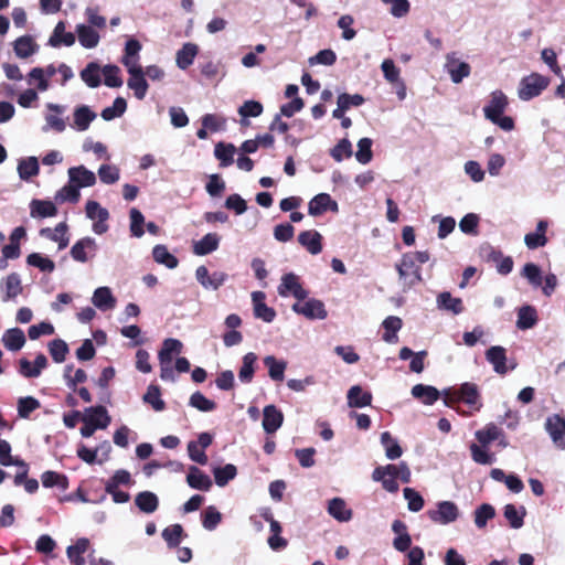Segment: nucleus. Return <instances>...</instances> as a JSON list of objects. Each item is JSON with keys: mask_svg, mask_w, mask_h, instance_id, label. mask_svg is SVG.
Instances as JSON below:
<instances>
[{"mask_svg": "<svg viewBox=\"0 0 565 565\" xmlns=\"http://www.w3.org/2000/svg\"><path fill=\"white\" fill-rule=\"evenodd\" d=\"M86 412L87 414L83 417L84 426L81 428L83 437L88 438L96 429H105L110 424L111 419L105 406H92Z\"/></svg>", "mask_w": 565, "mask_h": 565, "instance_id": "nucleus-1", "label": "nucleus"}, {"mask_svg": "<svg viewBox=\"0 0 565 565\" xmlns=\"http://www.w3.org/2000/svg\"><path fill=\"white\" fill-rule=\"evenodd\" d=\"M406 253L402 255L399 263L395 265L403 289H411L423 281L422 268Z\"/></svg>", "mask_w": 565, "mask_h": 565, "instance_id": "nucleus-2", "label": "nucleus"}, {"mask_svg": "<svg viewBox=\"0 0 565 565\" xmlns=\"http://www.w3.org/2000/svg\"><path fill=\"white\" fill-rule=\"evenodd\" d=\"M462 401L475 411H480L482 404L480 403V393L475 383L466 382L452 394H446V404L449 405L454 402Z\"/></svg>", "mask_w": 565, "mask_h": 565, "instance_id": "nucleus-3", "label": "nucleus"}, {"mask_svg": "<svg viewBox=\"0 0 565 565\" xmlns=\"http://www.w3.org/2000/svg\"><path fill=\"white\" fill-rule=\"evenodd\" d=\"M550 84L547 77L532 73L521 79L519 86V97L522 100H530L539 96Z\"/></svg>", "mask_w": 565, "mask_h": 565, "instance_id": "nucleus-4", "label": "nucleus"}, {"mask_svg": "<svg viewBox=\"0 0 565 565\" xmlns=\"http://www.w3.org/2000/svg\"><path fill=\"white\" fill-rule=\"evenodd\" d=\"M399 463L392 465L388 463L386 466H379L372 472V479L374 481L381 482L382 487L392 493L398 491L399 486L397 483V475L399 472Z\"/></svg>", "mask_w": 565, "mask_h": 565, "instance_id": "nucleus-5", "label": "nucleus"}, {"mask_svg": "<svg viewBox=\"0 0 565 565\" xmlns=\"http://www.w3.org/2000/svg\"><path fill=\"white\" fill-rule=\"evenodd\" d=\"M292 310L296 313L302 315L310 320H323L328 316V311L326 310L324 303L321 300L315 298L309 299L305 302L294 303Z\"/></svg>", "mask_w": 565, "mask_h": 565, "instance_id": "nucleus-6", "label": "nucleus"}, {"mask_svg": "<svg viewBox=\"0 0 565 565\" xmlns=\"http://www.w3.org/2000/svg\"><path fill=\"white\" fill-rule=\"evenodd\" d=\"M428 518L438 524H448L458 519V507L451 501H441L437 504L436 510L427 511Z\"/></svg>", "mask_w": 565, "mask_h": 565, "instance_id": "nucleus-7", "label": "nucleus"}, {"mask_svg": "<svg viewBox=\"0 0 565 565\" xmlns=\"http://www.w3.org/2000/svg\"><path fill=\"white\" fill-rule=\"evenodd\" d=\"M86 215L90 220H97L93 225V231L96 234H103L108 230L106 221L109 218V212L107 209L102 207L96 201H87L85 206Z\"/></svg>", "mask_w": 565, "mask_h": 565, "instance_id": "nucleus-8", "label": "nucleus"}, {"mask_svg": "<svg viewBox=\"0 0 565 565\" xmlns=\"http://www.w3.org/2000/svg\"><path fill=\"white\" fill-rule=\"evenodd\" d=\"M278 294L282 297L291 294L298 300H305L308 296V291L303 289L299 282L298 276H296L294 273L285 274L281 277V282L278 286Z\"/></svg>", "mask_w": 565, "mask_h": 565, "instance_id": "nucleus-9", "label": "nucleus"}, {"mask_svg": "<svg viewBox=\"0 0 565 565\" xmlns=\"http://www.w3.org/2000/svg\"><path fill=\"white\" fill-rule=\"evenodd\" d=\"M445 67L455 84L461 83L465 77L470 75L471 71L470 65L466 62H460L455 53L447 55Z\"/></svg>", "mask_w": 565, "mask_h": 565, "instance_id": "nucleus-10", "label": "nucleus"}, {"mask_svg": "<svg viewBox=\"0 0 565 565\" xmlns=\"http://www.w3.org/2000/svg\"><path fill=\"white\" fill-rule=\"evenodd\" d=\"M127 70L130 75L127 82L128 87L134 90V94L138 99H143L148 90V83L145 78L142 67L138 65L127 67Z\"/></svg>", "mask_w": 565, "mask_h": 565, "instance_id": "nucleus-11", "label": "nucleus"}, {"mask_svg": "<svg viewBox=\"0 0 565 565\" xmlns=\"http://www.w3.org/2000/svg\"><path fill=\"white\" fill-rule=\"evenodd\" d=\"M338 203L328 193L317 194L308 204V213L312 216H319L327 211L338 212Z\"/></svg>", "mask_w": 565, "mask_h": 565, "instance_id": "nucleus-12", "label": "nucleus"}, {"mask_svg": "<svg viewBox=\"0 0 565 565\" xmlns=\"http://www.w3.org/2000/svg\"><path fill=\"white\" fill-rule=\"evenodd\" d=\"M545 427L554 444L565 449V418L559 415L550 416Z\"/></svg>", "mask_w": 565, "mask_h": 565, "instance_id": "nucleus-13", "label": "nucleus"}, {"mask_svg": "<svg viewBox=\"0 0 565 565\" xmlns=\"http://www.w3.org/2000/svg\"><path fill=\"white\" fill-rule=\"evenodd\" d=\"M198 281L206 289H218L227 278V275L222 271H214L210 275L205 266H199L195 270Z\"/></svg>", "mask_w": 565, "mask_h": 565, "instance_id": "nucleus-14", "label": "nucleus"}, {"mask_svg": "<svg viewBox=\"0 0 565 565\" xmlns=\"http://www.w3.org/2000/svg\"><path fill=\"white\" fill-rule=\"evenodd\" d=\"M284 423V414L275 405H267L263 409V428L267 434L276 433Z\"/></svg>", "mask_w": 565, "mask_h": 565, "instance_id": "nucleus-15", "label": "nucleus"}, {"mask_svg": "<svg viewBox=\"0 0 565 565\" xmlns=\"http://www.w3.org/2000/svg\"><path fill=\"white\" fill-rule=\"evenodd\" d=\"M508 104V98L502 90L492 92L489 104L483 108L484 117L488 120H494L497 116L503 115Z\"/></svg>", "mask_w": 565, "mask_h": 565, "instance_id": "nucleus-16", "label": "nucleus"}, {"mask_svg": "<svg viewBox=\"0 0 565 565\" xmlns=\"http://www.w3.org/2000/svg\"><path fill=\"white\" fill-rule=\"evenodd\" d=\"M46 365L47 359L43 353L36 355L33 364L28 359L22 358L19 361V373L28 379L38 377Z\"/></svg>", "mask_w": 565, "mask_h": 565, "instance_id": "nucleus-17", "label": "nucleus"}, {"mask_svg": "<svg viewBox=\"0 0 565 565\" xmlns=\"http://www.w3.org/2000/svg\"><path fill=\"white\" fill-rule=\"evenodd\" d=\"M486 359L493 365L495 373L504 375L508 373L507 350L500 345H493L486 351Z\"/></svg>", "mask_w": 565, "mask_h": 565, "instance_id": "nucleus-18", "label": "nucleus"}, {"mask_svg": "<svg viewBox=\"0 0 565 565\" xmlns=\"http://www.w3.org/2000/svg\"><path fill=\"white\" fill-rule=\"evenodd\" d=\"M70 182L78 189L93 186L96 183V175L84 166L74 167L68 170Z\"/></svg>", "mask_w": 565, "mask_h": 565, "instance_id": "nucleus-19", "label": "nucleus"}, {"mask_svg": "<svg viewBox=\"0 0 565 565\" xmlns=\"http://www.w3.org/2000/svg\"><path fill=\"white\" fill-rule=\"evenodd\" d=\"M186 482L189 487L200 491H209L213 486L211 478L196 466H190Z\"/></svg>", "mask_w": 565, "mask_h": 565, "instance_id": "nucleus-20", "label": "nucleus"}, {"mask_svg": "<svg viewBox=\"0 0 565 565\" xmlns=\"http://www.w3.org/2000/svg\"><path fill=\"white\" fill-rule=\"evenodd\" d=\"M298 242L312 255H317L322 250V236L316 230L301 232L298 235Z\"/></svg>", "mask_w": 565, "mask_h": 565, "instance_id": "nucleus-21", "label": "nucleus"}, {"mask_svg": "<svg viewBox=\"0 0 565 565\" xmlns=\"http://www.w3.org/2000/svg\"><path fill=\"white\" fill-rule=\"evenodd\" d=\"M548 223L545 220H540L536 224V231L534 233H527L524 236V243L529 249H536L547 244L546 230Z\"/></svg>", "mask_w": 565, "mask_h": 565, "instance_id": "nucleus-22", "label": "nucleus"}, {"mask_svg": "<svg viewBox=\"0 0 565 565\" xmlns=\"http://www.w3.org/2000/svg\"><path fill=\"white\" fill-rule=\"evenodd\" d=\"M97 245L94 238L84 237L77 241L71 248V256L74 260L79 263H86L88 260L87 252L95 253Z\"/></svg>", "mask_w": 565, "mask_h": 565, "instance_id": "nucleus-23", "label": "nucleus"}, {"mask_svg": "<svg viewBox=\"0 0 565 565\" xmlns=\"http://www.w3.org/2000/svg\"><path fill=\"white\" fill-rule=\"evenodd\" d=\"M90 542L86 537L78 539L75 544L66 548V555L72 565H85L84 554L88 551Z\"/></svg>", "mask_w": 565, "mask_h": 565, "instance_id": "nucleus-24", "label": "nucleus"}, {"mask_svg": "<svg viewBox=\"0 0 565 565\" xmlns=\"http://www.w3.org/2000/svg\"><path fill=\"white\" fill-rule=\"evenodd\" d=\"M56 214L57 207L52 201L33 199L30 203V215L33 218L53 217Z\"/></svg>", "mask_w": 565, "mask_h": 565, "instance_id": "nucleus-25", "label": "nucleus"}, {"mask_svg": "<svg viewBox=\"0 0 565 565\" xmlns=\"http://www.w3.org/2000/svg\"><path fill=\"white\" fill-rule=\"evenodd\" d=\"M76 41L75 35L72 32L65 31V23L63 21L57 22L52 35L49 39V45L58 47L61 45L72 46Z\"/></svg>", "mask_w": 565, "mask_h": 565, "instance_id": "nucleus-26", "label": "nucleus"}, {"mask_svg": "<svg viewBox=\"0 0 565 565\" xmlns=\"http://www.w3.org/2000/svg\"><path fill=\"white\" fill-rule=\"evenodd\" d=\"M328 513L339 522H348L353 515L352 510L347 507L342 498H333L329 501Z\"/></svg>", "mask_w": 565, "mask_h": 565, "instance_id": "nucleus-27", "label": "nucleus"}, {"mask_svg": "<svg viewBox=\"0 0 565 565\" xmlns=\"http://www.w3.org/2000/svg\"><path fill=\"white\" fill-rule=\"evenodd\" d=\"M136 507L143 513L151 514L159 508V499L151 491H141L135 497Z\"/></svg>", "mask_w": 565, "mask_h": 565, "instance_id": "nucleus-28", "label": "nucleus"}, {"mask_svg": "<svg viewBox=\"0 0 565 565\" xmlns=\"http://www.w3.org/2000/svg\"><path fill=\"white\" fill-rule=\"evenodd\" d=\"M220 236L216 233H207L193 245L194 254L204 256L216 250L220 245Z\"/></svg>", "mask_w": 565, "mask_h": 565, "instance_id": "nucleus-29", "label": "nucleus"}, {"mask_svg": "<svg viewBox=\"0 0 565 565\" xmlns=\"http://www.w3.org/2000/svg\"><path fill=\"white\" fill-rule=\"evenodd\" d=\"M2 343L9 351H19L25 344L24 332L20 328L8 329L2 335Z\"/></svg>", "mask_w": 565, "mask_h": 565, "instance_id": "nucleus-30", "label": "nucleus"}, {"mask_svg": "<svg viewBox=\"0 0 565 565\" xmlns=\"http://www.w3.org/2000/svg\"><path fill=\"white\" fill-rule=\"evenodd\" d=\"M76 33L81 45L85 49H94L99 43V34L90 25L77 24Z\"/></svg>", "mask_w": 565, "mask_h": 565, "instance_id": "nucleus-31", "label": "nucleus"}, {"mask_svg": "<svg viewBox=\"0 0 565 565\" xmlns=\"http://www.w3.org/2000/svg\"><path fill=\"white\" fill-rule=\"evenodd\" d=\"M348 405L350 407H365L372 403L371 392H364L360 385H354L348 391Z\"/></svg>", "mask_w": 565, "mask_h": 565, "instance_id": "nucleus-32", "label": "nucleus"}, {"mask_svg": "<svg viewBox=\"0 0 565 565\" xmlns=\"http://www.w3.org/2000/svg\"><path fill=\"white\" fill-rule=\"evenodd\" d=\"M384 333L382 339L387 343H396L398 341L397 332L402 329L403 321L399 317L388 316L382 322Z\"/></svg>", "mask_w": 565, "mask_h": 565, "instance_id": "nucleus-33", "label": "nucleus"}, {"mask_svg": "<svg viewBox=\"0 0 565 565\" xmlns=\"http://www.w3.org/2000/svg\"><path fill=\"white\" fill-rule=\"evenodd\" d=\"M199 53V47L194 43H185L177 52L175 62L179 68L186 70L193 64L195 56Z\"/></svg>", "mask_w": 565, "mask_h": 565, "instance_id": "nucleus-34", "label": "nucleus"}, {"mask_svg": "<svg viewBox=\"0 0 565 565\" xmlns=\"http://www.w3.org/2000/svg\"><path fill=\"white\" fill-rule=\"evenodd\" d=\"M183 349V344L180 340L168 338L163 341L162 348L158 353L160 363H171L173 354H180Z\"/></svg>", "mask_w": 565, "mask_h": 565, "instance_id": "nucleus-35", "label": "nucleus"}, {"mask_svg": "<svg viewBox=\"0 0 565 565\" xmlns=\"http://www.w3.org/2000/svg\"><path fill=\"white\" fill-rule=\"evenodd\" d=\"M537 311L533 306H523L518 310L516 327L520 330H527L537 323Z\"/></svg>", "mask_w": 565, "mask_h": 565, "instance_id": "nucleus-36", "label": "nucleus"}, {"mask_svg": "<svg viewBox=\"0 0 565 565\" xmlns=\"http://www.w3.org/2000/svg\"><path fill=\"white\" fill-rule=\"evenodd\" d=\"M13 49L18 57L26 58L36 52L38 44L30 35H23L14 41Z\"/></svg>", "mask_w": 565, "mask_h": 565, "instance_id": "nucleus-37", "label": "nucleus"}, {"mask_svg": "<svg viewBox=\"0 0 565 565\" xmlns=\"http://www.w3.org/2000/svg\"><path fill=\"white\" fill-rule=\"evenodd\" d=\"M503 435V430L493 423L487 424L482 429L476 431V439L482 447H487L492 441L499 439Z\"/></svg>", "mask_w": 565, "mask_h": 565, "instance_id": "nucleus-38", "label": "nucleus"}, {"mask_svg": "<svg viewBox=\"0 0 565 565\" xmlns=\"http://www.w3.org/2000/svg\"><path fill=\"white\" fill-rule=\"evenodd\" d=\"M437 305L439 308L450 311L454 315H459L465 310L462 300L460 298L452 297L448 291H444L438 295Z\"/></svg>", "mask_w": 565, "mask_h": 565, "instance_id": "nucleus-39", "label": "nucleus"}, {"mask_svg": "<svg viewBox=\"0 0 565 565\" xmlns=\"http://www.w3.org/2000/svg\"><path fill=\"white\" fill-rule=\"evenodd\" d=\"M412 395L415 398L422 399L426 405H431L439 398V392L436 387L424 384L414 385Z\"/></svg>", "mask_w": 565, "mask_h": 565, "instance_id": "nucleus-40", "label": "nucleus"}, {"mask_svg": "<svg viewBox=\"0 0 565 565\" xmlns=\"http://www.w3.org/2000/svg\"><path fill=\"white\" fill-rule=\"evenodd\" d=\"M82 81L90 88L100 85V66L96 62H89L84 70L81 71Z\"/></svg>", "mask_w": 565, "mask_h": 565, "instance_id": "nucleus-41", "label": "nucleus"}, {"mask_svg": "<svg viewBox=\"0 0 565 565\" xmlns=\"http://www.w3.org/2000/svg\"><path fill=\"white\" fill-rule=\"evenodd\" d=\"M95 118L96 114L88 106L82 105L74 110V124L79 131L87 130Z\"/></svg>", "mask_w": 565, "mask_h": 565, "instance_id": "nucleus-42", "label": "nucleus"}, {"mask_svg": "<svg viewBox=\"0 0 565 565\" xmlns=\"http://www.w3.org/2000/svg\"><path fill=\"white\" fill-rule=\"evenodd\" d=\"M140 50H141V44L138 40H136V39L128 40L125 45V55L121 60L122 64L126 67L138 66Z\"/></svg>", "mask_w": 565, "mask_h": 565, "instance_id": "nucleus-43", "label": "nucleus"}, {"mask_svg": "<svg viewBox=\"0 0 565 565\" xmlns=\"http://www.w3.org/2000/svg\"><path fill=\"white\" fill-rule=\"evenodd\" d=\"M525 514L526 511L524 507H520V510H518L512 503L507 504L503 509V515L512 529H520L523 526Z\"/></svg>", "mask_w": 565, "mask_h": 565, "instance_id": "nucleus-44", "label": "nucleus"}, {"mask_svg": "<svg viewBox=\"0 0 565 565\" xmlns=\"http://www.w3.org/2000/svg\"><path fill=\"white\" fill-rule=\"evenodd\" d=\"M381 444L384 447L385 456L388 459L395 460L402 456L403 449L398 441L393 438L390 431H384L381 434Z\"/></svg>", "mask_w": 565, "mask_h": 565, "instance_id": "nucleus-45", "label": "nucleus"}, {"mask_svg": "<svg viewBox=\"0 0 565 565\" xmlns=\"http://www.w3.org/2000/svg\"><path fill=\"white\" fill-rule=\"evenodd\" d=\"M152 256L158 264H162L170 269L175 268L179 264L178 258L168 250L166 245H156L152 249Z\"/></svg>", "mask_w": 565, "mask_h": 565, "instance_id": "nucleus-46", "label": "nucleus"}, {"mask_svg": "<svg viewBox=\"0 0 565 565\" xmlns=\"http://www.w3.org/2000/svg\"><path fill=\"white\" fill-rule=\"evenodd\" d=\"M93 303L99 309H110L115 307L116 299L114 298L108 287H99L94 291Z\"/></svg>", "mask_w": 565, "mask_h": 565, "instance_id": "nucleus-47", "label": "nucleus"}, {"mask_svg": "<svg viewBox=\"0 0 565 565\" xmlns=\"http://www.w3.org/2000/svg\"><path fill=\"white\" fill-rule=\"evenodd\" d=\"M40 172V167L38 159L35 157H28L26 159H22L18 164V173L22 180H30L32 177L38 175Z\"/></svg>", "mask_w": 565, "mask_h": 565, "instance_id": "nucleus-48", "label": "nucleus"}, {"mask_svg": "<svg viewBox=\"0 0 565 565\" xmlns=\"http://www.w3.org/2000/svg\"><path fill=\"white\" fill-rule=\"evenodd\" d=\"M41 481L45 488L58 487L62 490L68 488V478L65 475L52 470L44 471L41 476Z\"/></svg>", "mask_w": 565, "mask_h": 565, "instance_id": "nucleus-49", "label": "nucleus"}, {"mask_svg": "<svg viewBox=\"0 0 565 565\" xmlns=\"http://www.w3.org/2000/svg\"><path fill=\"white\" fill-rule=\"evenodd\" d=\"M184 531L181 524H172L162 531V537L169 548H177L180 545Z\"/></svg>", "mask_w": 565, "mask_h": 565, "instance_id": "nucleus-50", "label": "nucleus"}, {"mask_svg": "<svg viewBox=\"0 0 565 565\" xmlns=\"http://www.w3.org/2000/svg\"><path fill=\"white\" fill-rule=\"evenodd\" d=\"M142 399L145 403L151 405L156 412H161L166 408V403L161 398V391L158 385L150 384Z\"/></svg>", "mask_w": 565, "mask_h": 565, "instance_id": "nucleus-51", "label": "nucleus"}, {"mask_svg": "<svg viewBox=\"0 0 565 565\" xmlns=\"http://www.w3.org/2000/svg\"><path fill=\"white\" fill-rule=\"evenodd\" d=\"M264 364L268 367V374L271 380L281 382L286 370V362L278 361L275 356L268 355L264 359Z\"/></svg>", "mask_w": 565, "mask_h": 565, "instance_id": "nucleus-52", "label": "nucleus"}, {"mask_svg": "<svg viewBox=\"0 0 565 565\" xmlns=\"http://www.w3.org/2000/svg\"><path fill=\"white\" fill-rule=\"evenodd\" d=\"M235 146L233 143L218 142L215 146L214 154L221 161L222 167H228L233 163V156L235 153Z\"/></svg>", "mask_w": 565, "mask_h": 565, "instance_id": "nucleus-53", "label": "nucleus"}, {"mask_svg": "<svg viewBox=\"0 0 565 565\" xmlns=\"http://www.w3.org/2000/svg\"><path fill=\"white\" fill-rule=\"evenodd\" d=\"M215 483L218 487H225L230 480L234 479L237 475V469L234 465L227 463L224 467H218L213 470Z\"/></svg>", "mask_w": 565, "mask_h": 565, "instance_id": "nucleus-54", "label": "nucleus"}, {"mask_svg": "<svg viewBox=\"0 0 565 565\" xmlns=\"http://www.w3.org/2000/svg\"><path fill=\"white\" fill-rule=\"evenodd\" d=\"M257 360V356L255 353L249 352L244 355L243 358V365L239 369L238 377L243 383H249L253 380L254 376V364Z\"/></svg>", "mask_w": 565, "mask_h": 565, "instance_id": "nucleus-55", "label": "nucleus"}, {"mask_svg": "<svg viewBox=\"0 0 565 565\" xmlns=\"http://www.w3.org/2000/svg\"><path fill=\"white\" fill-rule=\"evenodd\" d=\"M222 521V514L213 505L207 507L202 512V525L207 531H213Z\"/></svg>", "mask_w": 565, "mask_h": 565, "instance_id": "nucleus-56", "label": "nucleus"}, {"mask_svg": "<svg viewBox=\"0 0 565 565\" xmlns=\"http://www.w3.org/2000/svg\"><path fill=\"white\" fill-rule=\"evenodd\" d=\"M495 515L494 508L489 503H482L475 511V524L478 529H482L487 525L488 521L493 519Z\"/></svg>", "mask_w": 565, "mask_h": 565, "instance_id": "nucleus-57", "label": "nucleus"}, {"mask_svg": "<svg viewBox=\"0 0 565 565\" xmlns=\"http://www.w3.org/2000/svg\"><path fill=\"white\" fill-rule=\"evenodd\" d=\"M26 264L39 268L44 273H52L55 269V264L52 259L42 256L39 253H32L26 257Z\"/></svg>", "mask_w": 565, "mask_h": 565, "instance_id": "nucleus-58", "label": "nucleus"}, {"mask_svg": "<svg viewBox=\"0 0 565 565\" xmlns=\"http://www.w3.org/2000/svg\"><path fill=\"white\" fill-rule=\"evenodd\" d=\"M126 108L127 103L125 98L117 97L114 100L113 106L106 107L102 110L100 116L104 120L109 121L115 119L116 117H120L126 111Z\"/></svg>", "mask_w": 565, "mask_h": 565, "instance_id": "nucleus-59", "label": "nucleus"}, {"mask_svg": "<svg viewBox=\"0 0 565 565\" xmlns=\"http://www.w3.org/2000/svg\"><path fill=\"white\" fill-rule=\"evenodd\" d=\"M50 354L55 363H62L68 353L67 343L62 339H54L49 343Z\"/></svg>", "mask_w": 565, "mask_h": 565, "instance_id": "nucleus-60", "label": "nucleus"}, {"mask_svg": "<svg viewBox=\"0 0 565 565\" xmlns=\"http://www.w3.org/2000/svg\"><path fill=\"white\" fill-rule=\"evenodd\" d=\"M40 407L39 399L33 396L21 397L18 401V414L21 418H29L31 413Z\"/></svg>", "mask_w": 565, "mask_h": 565, "instance_id": "nucleus-61", "label": "nucleus"}, {"mask_svg": "<svg viewBox=\"0 0 565 565\" xmlns=\"http://www.w3.org/2000/svg\"><path fill=\"white\" fill-rule=\"evenodd\" d=\"M104 75V83L108 87H120L122 78L120 77V68L116 65H106L102 70Z\"/></svg>", "mask_w": 565, "mask_h": 565, "instance_id": "nucleus-62", "label": "nucleus"}, {"mask_svg": "<svg viewBox=\"0 0 565 565\" xmlns=\"http://www.w3.org/2000/svg\"><path fill=\"white\" fill-rule=\"evenodd\" d=\"M372 143H373L372 139L366 138V137L361 138L358 141V151L355 153V158L360 163L366 164L372 160V158H373Z\"/></svg>", "mask_w": 565, "mask_h": 565, "instance_id": "nucleus-63", "label": "nucleus"}, {"mask_svg": "<svg viewBox=\"0 0 565 565\" xmlns=\"http://www.w3.org/2000/svg\"><path fill=\"white\" fill-rule=\"evenodd\" d=\"M189 404L201 412H212L216 408V403L205 397L201 392L193 393Z\"/></svg>", "mask_w": 565, "mask_h": 565, "instance_id": "nucleus-64", "label": "nucleus"}]
</instances>
